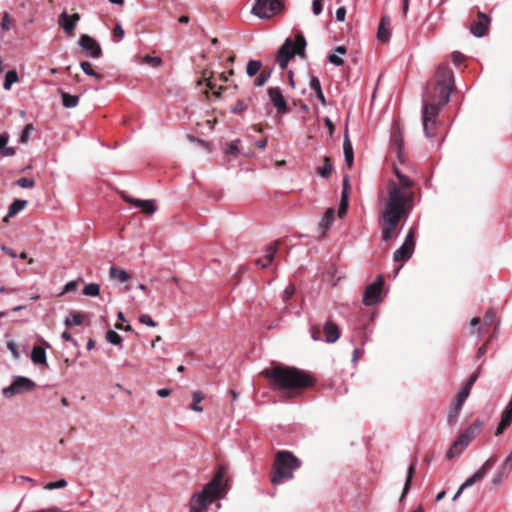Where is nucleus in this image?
Returning <instances> with one entry per match:
<instances>
[{
  "mask_svg": "<svg viewBox=\"0 0 512 512\" xmlns=\"http://www.w3.org/2000/svg\"><path fill=\"white\" fill-rule=\"evenodd\" d=\"M19 77L16 70H9L5 74V80L3 83V89L5 91H9L12 87V85L16 82H18Z\"/></svg>",
  "mask_w": 512,
  "mask_h": 512,
  "instance_id": "nucleus-31",
  "label": "nucleus"
},
{
  "mask_svg": "<svg viewBox=\"0 0 512 512\" xmlns=\"http://www.w3.org/2000/svg\"><path fill=\"white\" fill-rule=\"evenodd\" d=\"M397 181L390 180L387 184V198L380 214L382 241L388 242L403 216H408L413 209V181L394 167Z\"/></svg>",
  "mask_w": 512,
  "mask_h": 512,
  "instance_id": "nucleus-1",
  "label": "nucleus"
},
{
  "mask_svg": "<svg viewBox=\"0 0 512 512\" xmlns=\"http://www.w3.org/2000/svg\"><path fill=\"white\" fill-rule=\"evenodd\" d=\"M309 87L311 90L317 92L321 90V83L317 76L312 75L309 80Z\"/></svg>",
  "mask_w": 512,
  "mask_h": 512,
  "instance_id": "nucleus-52",
  "label": "nucleus"
},
{
  "mask_svg": "<svg viewBox=\"0 0 512 512\" xmlns=\"http://www.w3.org/2000/svg\"><path fill=\"white\" fill-rule=\"evenodd\" d=\"M414 237H415L414 229L411 228L408 231L402 245L397 250H395L393 253V260L395 262H400V261L406 262L412 257L414 250H415Z\"/></svg>",
  "mask_w": 512,
  "mask_h": 512,
  "instance_id": "nucleus-9",
  "label": "nucleus"
},
{
  "mask_svg": "<svg viewBox=\"0 0 512 512\" xmlns=\"http://www.w3.org/2000/svg\"><path fill=\"white\" fill-rule=\"evenodd\" d=\"M203 399V396L200 392L193 393V403L191 405V409L196 412H202L203 408L198 405V403Z\"/></svg>",
  "mask_w": 512,
  "mask_h": 512,
  "instance_id": "nucleus-45",
  "label": "nucleus"
},
{
  "mask_svg": "<svg viewBox=\"0 0 512 512\" xmlns=\"http://www.w3.org/2000/svg\"><path fill=\"white\" fill-rule=\"evenodd\" d=\"M106 340L112 345L122 347V337L114 330H109L106 333Z\"/></svg>",
  "mask_w": 512,
  "mask_h": 512,
  "instance_id": "nucleus-36",
  "label": "nucleus"
},
{
  "mask_svg": "<svg viewBox=\"0 0 512 512\" xmlns=\"http://www.w3.org/2000/svg\"><path fill=\"white\" fill-rule=\"evenodd\" d=\"M238 143H239V140H235L230 143H227L226 147H225V154L228 156L237 155L239 152Z\"/></svg>",
  "mask_w": 512,
  "mask_h": 512,
  "instance_id": "nucleus-43",
  "label": "nucleus"
},
{
  "mask_svg": "<svg viewBox=\"0 0 512 512\" xmlns=\"http://www.w3.org/2000/svg\"><path fill=\"white\" fill-rule=\"evenodd\" d=\"M0 248H1L2 251H4L10 257H12V258H16L17 257V254H16V252L13 249H11V248H9V247H7L5 245H1Z\"/></svg>",
  "mask_w": 512,
  "mask_h": 512,
  "instance_id": "nucleus-61",
  "label": "nucleus"
},
{
  "mask_svg": "<svg viewBox=\"0 0 512 512\" xmlns=\"http://www.w3.org/2000/svg\"><path fill=\"white\" fill-rule=\"evenodd\" d=\"M479 377V370L470 375L461 391H466V394L470 395L471 389Z\"/></svg>",
  "mask_w": 512,
  "mask_h": 512,
  "instance_id": "nucleus-39",
  "label": "nucleus"
},
{
  "mask_svg": "<svg viewBox=\"0 0 512 512\" xmlns=\"http://www.w3.org/2000/svg\"><path fill=\"white\" fill-rule=\"evenodd\" d=\"M301 466L300 460L289 451H279L274 462V472L271 482L282 484L293 478V473Z\"/></svg>",
  "mask_w": 512,
  "mask_h": 512,
  "instance_id": "nucleus-5",
  "label": "nucleus"
},
{
  "mask_svg": "<svg viewBox=\"0 0 512 512\" xmlns=\"http://www.w3.org/2000/svg\"><path fill=\"white\" fill-rule=\"evenodd\" d=\"M281 9V0H255L251 13L260 19H269Z\"/></svg>",
  "mask_w": 512,
  "mask_h": 512,
  "instance_id": "nucleus-8",
  "label": "nucleus"
},
{
  "mask_svg": "<svg viewBox=\"0 0 512 512\" xmlns=\"http://www.w3.org/2000/svg\"><path fill=\"white\" fill-rule=\"evenodd\" d=\"M267 93L278 113L285 114L288 112L286 100L283 96L282 90L279 87H270L268 88Z\"/></svg>",
  "mask_w": 512,
  "mask_h": 512,
  "instance_id": "nucleus-14",
  "label": "nucleus"
},
{
  "mask_svg": "<svg viewBox=\"0 0 512 512\" xmlns=\"http://www.w3.org/2000/svg\"><path fill=\"white\" fill-rule=\"evenodd\" d=\"M142 61L152 67H157L162 62L161 58L149 55L144 56Z\"/></svg>",
  "mask_w": 512,
  "mask_h": 512,
  "instance_id": "nucleus-48",
  "label": "nucleus"
},
{
  "mask_svg": "<svg viewBox=\"0 0 512 512\" xmlns=\"http://www.w3.org/2000/svg\"><path fill=\"white\" fill-rule=\"evenodd\" d=\"M80 67H81L82 71L86 75L91 76V77L95 78L98 81H100L102 79V77H103L100 73L96 72L93 69L92 64L90 62H88V61L81 62Z\"/></svg>",
  "mask_w": 512,
  "mask_h": 512,
  "instance_id": "nucleus-32",
  "label": "nucleus"
},
{
  "mask_svg": "<svg viewBox=\"0 0 512 512\" xmlns=\"http://www.w3.org/2000/svg\"><path fill=\"white\" fill-rule=\"evenodd\" d=\"M79 46L94 59H98L102 56V49L99 43L89 35L84 34L80 36Z\"/></svg>",
  "mask_w": 512,
  "mask_h": 512,
  "instance_id": "nucleus-12",
  "label": "nucleus"
},
{
  "mask_svg": "<svg viewBox=\"0 0 512 512\" xmlns=\"http://www.w3.org/2000/svg\"><path fill=\"white\" fill-rule=\"evenodd\" d=\"M80 20V16L78 13L73 14L72 16L68 15L66 11H63L58 17V24L63 28L65 33L71 34L77 22Z\"/></svg>",
  "mask_w": 512,
  "mask_h": 512,
  "instance_id": "nucleus-16",
  "label": "nucleus"
},
{
  "mask_svg": "<svg viewBox=\"0 0 512 512\" xmlns=\"http://www.w3.org/2000/svg\"><path fill=\"white\" fill-rule=\"evenodd\" d=\"M469 397L468 394H466V391H459L454 401L451 403L447 422L450 426L456 425L458 421V417L460 415V412L462 410L463 404L465 403L466 399Z\"/></svg>",
  "mask_w": 512,
  "mask_h": 512,
  "instance_id": "nucleus-11",
  "label": "nucleus"
},
{
  "mask_svg": "<svg viewBox=\"0 0 512 512\" xmlns=\"http://www.w3.org/2000/svg\"><path fill=\"white\" fill-rule=\"evenodd\" d=\"M59 93L62 98V104L65 108H74L79 103V97L76 95H71L63 90H59Z\"/></svg>",
  "mask_w": 512,
  "mask_h": 512,
  "instance_id": "nucleus-27",
  "label": "nucleus"
},
{
  "mask_svg": "<svg viewBox=\"0 0 512 512\" xmlns=\"http://www.w3.org/2000/svg\"><path fill=\"white\" fill-rule=\"evenodd\" d=\"M306 45V39L301 33L295 36V43L291 38H286L276 54V61L280 68L285 69L295 55L304 57Z\"/></svg>",
  "mask_w": 512,
  "mask_h": 512,
  "instance_id": "nucleus-6",
  "label": "nucleus"
},
{
  "mask_svg": "<svg viewBox=\"0 0 512 512\" xmlns=\"http://www.w3.org/2000/svg\"><path fill=\"white\" fill-rule=\"evenodd\" d=\"M483 479L480 473L475 472L471 477L467 478L462 484V488L466 489L473 486L478 480Z\"/></svg>",
  "mask_w": 512,
  "mask_h": 512,
  "instance_id": "nucleus-44",
  "label": "nucleus"
},
{
  "mask_svg": "<svg viewBox=\"0 0 512 512\" xmlns=\"http://www.w3.org/2000/svg\"><path fill=\"white\" fill-rule=\"evenodd\" d=\"M393 141L397 145L398 153L401 155V149H402V138L401 135L398 132H395L393 135Z\"/></svg>",
  "mask_w": 512,
  "mask_h": 512,
  "instance_id": "nucleus-60",
  "label": "nucleus"
},
{
  "mask_svg": "<svg viewBox=\"0 0 512 512\" xmlns=\"http://www.w3.org/2000/svg\"><path fill=\"white\" fill-rule=\"evenodd\" d=\"M271 77V71L263 70L260 72V74L255 79V86L261 87L266 84V82Z\"/></svg>",
  "mask_w": 512,
  "mask_h": 512,
  "instance_id": "nucleus-41",
  "label": "nucleus"
},
{
  "mask_svg": "<svg viewBox=\"0 0 512 512\" xmlns=\"http://www.w3.org/2000/svg\"><path fill=\"white\" fill-rule=\"evenodd\" d=\"M390 24V19L387 16H383L380 20L378 31H377V39L381 42H387L390 37L388 26Z\"/></svg>",
  "mask_w": 512,
  "mask_h": 512,
  "instance_id": "nucleus-20",
  "label": "nucleus"
},
{
  "mask_svg": "<svg viewBox=\"0 0 512 512\" xmlns=\"http://www.w3.org/2000/svg\"><path fill=\"white\" fill-rule=\"evenodd\" d=\"M323 331L325 334V341L327 343H335L340 337V330L338 326L331 321H327L324 324Z\"/></svg>",
  "mask_w": 512,
  "mask_h": 512,
  "instance_id": "nucleus-18",
  "label": "nucleus"
},
{
  "mask_svg": "<svg viewBox=\"0 0 512 512\" xmlns=\"http://www.w3.org/2000/svg\"><path fill=\"white\" fill-rule=\"evenodd\" d=\"M312 10L315 15H320L322 13L323 7H322V1L320 0H313L312 2Z\"/></svg>",
  "mask_w": 512,
  "mask_h": 512,
  "instance_id": "nucleus-56",
  "label": "nucleus"
},
{
  "mask_svg": "<svg viewBox=\"0 0 512 512\" xmlns=\"http://www.w3.org/2000/svg\"><path fill=\"white\" fill-rule=\"evenodd\" d=\"M26 205H27L26 200H19V199L14 200L8 208L7 216L13 217V216L17 215L19 212H21L26 207Z\"/></svg>",
  "mask_w": 512,
  "mask_h": 512,
  "instance_id": "nucleus-30",
  "label": "nucleus"
},
{
  "mask_svg": "<svg viewBox=\"0 0 512 512\" xmlns=\"http://www.w3.org/2000/svg\"><path fill=\"white\" fill-rule=\"evenodd\" d=\"M383 278L378 276L371 284H369L363 294V303L366 306H373L381 301Z\"/></svg>",
  "mask_w": 512,
  "mask_h": 512,
  "instance_id": "nucleus-10",
  "label": "nucleus"
},
{
  "mask_svg": "<svg viewBox=\"0 0 512 512\" xmlns=\"http://www.w3.org/2000/svg\"><path fill=\"white\" fill-rule=\"evenodd\" d=\"M140 323L149 326V327H156L157 323L151 318L149 314H142L139 317Z\"/></svg>",
  "mask_w": 512,
  "mask_h": 512,
  "instance_id": "nucleus-51",
  "label": "nucleus"
},
{
  "mask_svg": "<svg viewBox=\"0 0 512 512\" xmlns=\"http://www.w3.org/2000/svg\"><path fill=\"white\" fill-rule=\"evenodd\" d=\"M320 329L319 328H316L314 327L312 330H311V337L314 341H319L321 338H320Z\"/></svg>",
  "mask_w": 512,
  "mask_h": 512,
  "instance_id": "nucleus-64",
  "label": "nucleus"
},
{
  "mask_svg": "<svg viewBox=\"0 0 512 512\" xmlns=\"http://www.w3.org/2000/svg\"><path fill=\"white\" fill-rule=\"evenodd\" d=\"M436 77V93L439 102L437 104L424 102L422 107L423 131L427 138L435 136L437 116L441 108L449 102L450 95L454 89V73L448 65H440L437 69Z\"/></svg>",
  "mask_w": 512,
  "mask_h": 512,
  "instance_id": "nucleus-2",
  "label": "nucleus"
},
{
  "mask_svg": "<svg viewBox=\"0 0 512 512\" xmlns=\"http://www.w3.org/2000/svg\"><path fill=\"white\" fill-rule=\"evenodd\" d=\"M482 425L483 422L481 420H475L470 427L460 431L459 435L456 438L457 441L464 447H467L469 443L475 438L477 432L481 429Z\"/></svg>",
  "mask_w": 512,
  "mask_h": 512,
  "instance_id": "nucleus-15",
  "label": "nucleus"
},
{
  "mask_svg": "<svg viewBox=\"0 0 512 512\" xmlns=\"http://www.w3.org/2000/svg\"><path fill=\"white\" fill-rule=\"evenodd\" d=\"M348 183H349V180H348V177L346 176L343 180V191H342V195H341V203H340L339 212H338L340 217L345 215L347 206H348V192H347Z\"/></svg>",
  "mask_w": 512,
  "mask_h": 512,
  "instance_id": "nucleus-25",
  "label": "nucleus"
},
{
  "mask_svg": "<svg viewBox=\"0 0 512 512\" xmlns=\"http://www.w3.org/2000/svg\"><path fill=\"white\" fill-rule=\"evenodd\" d=\"M36 383L25 376H13L12 383L2 389V395L5 398H12L17 394H23L32 391Z\"/></svg>",
  "mask_w": 512,
  "mask_h": 512,
  "instance_id": "nucleus-7",
  "label": "nucleus"
},
{
  "mask_svg": "<svg viewBox=\"0 0 512 512\" xmlns=\"http://www.w3.org/2000/svg\"><path fill=\"white\" fill-rule=\"evenodd\" d=\"M332 169L333 167L330 159L328 157H324V164L323 166L317 168V173L323 178H328L332 172Z\"/></svg>",
  "mask_w": 512,
  "mask_h": 512,
  "instance_id": "nucleus-34",
  "label": "nucleus"
},
{
  "mask_svg": "<svg viewBox=\"0 0 512 512\" xmlns=\"http://www.w3.org/2000/svg\"><path fill=\"white\" fill-rule=\"evenodd\" d=\"M31 361L35 365H46L47 364V356L45 348L42 346H34L31 355H30Z\"/></svg>",
  "mask_w": 512,
  "mask_h": 512,
  "instance_id": "nucleus-19",
  "label": "nucleus"
},
{
  "mask_svg": "<svg viewBox=\"0 0 512 512\" xmlns=\"http://www.w3.org/2000/svg\"><path fill=\"white\" fill-rule=\"evenodd\" d=\"M271 381L276 391L290 393L293 390L307 388L312 385V378L295 367H274L263 372Z\"/></svg>",
  "mask_w": 512,
  "mask_h": 512,
  "instance_id": "nucleus-3",
  "label": "nucleus"
},
{
  "mask_svg": "<svg viewBox=\"0 0 512 512\" xmlns=\"http://www.w3.org/2000/svg\"><path fill=\"white\" fill-rule=\"evenodd\" d=\"M6 345H7V349L11 352L13 358L15 360H19L20 352L18 350L17 344L14 341H8Z\"/></svg>",
  "mask_w": 512,
  "mask_h": 512,
  "instance_id": "nucleus-49",
  "label": "nucleus"
},
{
  "mask_svg": "<svg viewBox=\"0 0 512 512\" xmlns=\"http://www.w3.org/2000/svg\"><path fill=\"white\" fill-rule=\"evenodd\" d=\"M223 490V473L219 470L201 492L195 494L190 501V512H202L212 501L218 498Z\"/></svg>",
  "mask_w": 512,
  "mask_h": 512,
  "instance_id": "nucleus-4",
  "label": "nucleus"
},
{
  "mask_svg": "<svg viewBox=\"0 0 512 512\" xmlns=\"http://www.w3.org/2000/svg\"><path fill=\"white\" fill-rule=\"evenodd\" d=\"M276 252V245H269L265 250L264 259H258L256 262L257 265H259L262 268H266L273 261Z\"/></svg>",
  "mask_w": 512,
  "mask_h": 512,
  "instance_id": "nucleus-23",
  "label": "nucleus"
},
{
  "mask_svg": "<svg viewBox=\"0 0 512 512\" xmlns=\"http://www.w3.org/2000/svg\"><path fill=\"white\" fill-rule=\"evenodd\" d=\"M8 140L7 134H0V156L9 157L15 154V149L7 146Z\"/></svg>",
  "mask_w": 512,
  "mask_h": 512,
  "instance_id": "nucleus-28",
  "label": "nucleus"
},
{
  "mask_svg": "<svg viewBox=\"0 0 512 512\" xmlns=\"http://www.w3.org/2000/svg\"><path fill=\"white\" fill-rule=\"evenodd\" d=\"M109 277L111 280H114L118 283H126L130 280V276L125 270L119 269L115 266L110 267Z\"/></svg>",
  "mask_w": 512,
  "mask_h": 512,
  "instance_id": "nucleus-21",
  "label": "nucleus"
},
{
  "mask_svg": "<svg viewBox=\"0 0 512 512\" xmlns=\"http://www.w3.org/2000/svg\"><path fill=\"white\" fill-rule=\"evenodd\" d=\"M416 465H417V459H414L408 467L407 477H406V481H405L404 488L402 491L401 499H403L406 496V494L408 493V491L410 489L412 478L416 471Z\"/></svg>",
  "mask_w": 512,
  "mask_h": 512,
  "instance_id": "nucleus-24",
  "label": "nucleus"
},
{
  "mask_svg": "<svg viewBox=\"0 0 512 512\" xmlns=\"http://www.w3.org/2000/svg\"><path fill=\"white\" fill-rule=\"evenodd\" d=\"M34 130L33 124H27L20 135V141L26 143L29 140L30 133Z\"/></svg>",
  "mask_w": 512,
  "mask_h": 512,
  "instance_id": "nucleus-47",
  "label": "nucleus"
},
{
  "mask_svg": "<svg viewBox=\"0 0 512 512\" xmlns=\"http://www.w3.org/2000/svg\"><path fill=\"white\" fill-rule=\"evenodd\" d=\"M478 19L470 27V32L477 38L484 37L489 29L491 19L483 12H478Z\"/></svg>",
  "mask_w": 512,
  "mask_h": 512,
  "instance_id": "nucleus-13",
  "label": "nucleus"
},
{
  "mask_svg": "<svg viewBox=\"0 0 512 512\" xmlns=\"http://www.w3.org/2000/svg\"><path fill=\"white\" fill-rule=\"evenodd\" d=\"M496 462V458L494 457H490L488 458L484 463L483 465L476 471L477 473H480L481 477L484 478L485 475L487 474L488 470H490L493 465L495 464Z\"/></svg>",
  "mask_w": 512,
  "mask_h": 512,
  "instance_id": "nucleus-40",
  "label": "nucleus"
},
{
  "mask_svg": "<svg viewBox=\"0 0 512 512\" xmlns=\"http://www.w3.org/2000/svg\"><path fill=\"white\" fill-rule=\"evenodd\" d=\"M123 200L127 203L134 205L135 207L141 208L142 211L148 215L156 212V205L153 200H140L132 198L126 194H123Z\"/></svg>",
  "mask_w": 512,
  "mask_h": 512,
  "instance_id": "nucleus-17",
  "label": "nucleus"
},
{
  "mask_svg": "<svg viewBox=\"0 0 512 512\" xmlns=\"http://www.w3.org/2000/svg\"><path fill=\"white\" fill-rule=\"evenodd\" d=\"M295 292V287L293 285H289L285 288V290L282 292V300L283 301H288L291 296L294 294Z\"/></svg>",
  "mask_w": 512,
  "mask_h": 512,
  "instance_id": "nucleus-54",
  "label": "nucleus"
},
{
  "mask_svg": "<svg viewBox=\"0 0 512 512\" xmlns=\"http://www.w3.org/2000/svg\"><path fill=\"white\" fill-rule=\"evenodd\" d=\"M496 319V313L494 310H488L483 318V323L485 326H490L494 323Z\"/></svg>",
  "mask_w": 512,
  "mask_h": 512,
  "instance_id": "nucleus-50",
  "label": "nucleus"
},
{
  "mask_svg": "<svg viewBox=\"0 0 512 512\" xmlns=\"http://www.w3.org/2000/svg\"><path fill=\"white\" fill-rule=\"evenodd\" d=\"M16 185L21 188H33L35 186V181L32 178L23 177V178H19L16 181Z\"/></svg>",
  "mask_w": 512,
  "mask_h": 512,
  "instance_id": "nucleus-46",
  "label": "nucleus"
},
{
  "mask_svg": "<svg viewBox=\"0 0 512 512\" xmlns=\"http://www.w3.org/2000/svg\"><path fill=\"white\" fill-rule=\"evenodd\" d=\"M334 219H335V210L333 208H329L324 216L322 217L320 223H319V227L320 229L323 230V232L327 229H329L333 222H334Z\"/></svg>",
  "mask_w": 512,
  "mask_h": 512,
  "instance_id": "nucleus-26",
  "label": "nucleus"
},
{
  "mask_svg": "<svg viewBox=\"0 0 512 512\" xmlns=\"http://www.w3.org/2000/svg\"><path fill=\"white\" fill-rule=\"evenodd\" d=\"M262 66V63L258 60H250L246 67V73L249 77L255 76L260 68Z\"/></svg>",
  "mask_w": 512,
  "mask_h": 512,
  "instance_id": "nucleus-37",
  "label": "nucleus"
},
{
  "mask_svg": "<svg viewBox=\"0 0 512 512\" xmlns=\"http://www.w3.org/2000/svg\"><path fill=\"white\" fill-rule=\"evenodd\" d=\"M328 60L330 63L336 66H342L344 63L343 59L336 54H330Z\"/></svg>",
  "mask_w": 512,
  "mask_h": 512,
  "instance_id": "nucleus-59",
  "label": "nucleus"
},
{
  "mask_svg": "<svg viewBox=\"0 0 512 512\" xmlns=\"http://www.w3.org/2000/svg\"><path fill=\"white\" fill-rule=\"evenodd\" d=\"M464 59V56L461 53L453 54V62L455 65H460Z\"/></svg>",
  "mask_w": 512,
  "mask_h": 512,
  "instance_id": "nucleus-63",
  "label": "nucleus"
},
{
  "mask_svg": "<svg viewBox=\"0 0 512 512\" xmlns=\"http://www.w3.org/2000/svg\"><path fill=\"white\" fill-rule=\"evenodd\" d=\"M67 485H68V483L65 479H60V480L49 482V483L45 484L44 489H46V490L62 489V488H65Z\"/></svg>",
  "mask_w": 512,
  "mask_h": 512,
  "instance_id": "nucleus-42",
  "label": "nucleus"
},
{
  "mask_svg": "<svg viewBox=\"0 0 512 512\" xmlns=\"http://www.w3.org/2000/svg\"><path fill=\"white\" fill-rule=\"evenodd\" d=\"M466 449L463 445H461L457 439H455L450 446V448L446 452V457L448 459H453L463 453V451Z\"/></svg>",
  "mask_w": 512,
  "mask_h": 512,
  "instance_id": "nucleus-29",
  "label": "nucleus"
},
{
  "mask_svg": "<svg viewBox=\"0 0 512 512\" xmlns=\"http://www.w3.org/2000/svg\"><path fill=\"white\" fill-rule=\"evenodd\" d=\"M509 473L502 470L501 468H497L495 474L493 475L491 479V483L493 486L497 487L499 486L505 479L509 477Z\"/></svg>",
  "mask_w": 512,
  "mask_h": 512,
  "instance_id": "nucleus-33",
  "label": "nucleus"
},
{
  "mask_svg": "<svg viewBox=\"0 0 512 512\" xmlns=\"http://www.w3.org/2000/svg\"><path fill=\"white\" fill-rule=\"evenodd\" d=\"M113 34L115 37H117L116 42H119L124 37V30L120 24H116Z\"/></svg>",
  "mask_w": 512,
  "mask_h": 512,
  "instance_id": "nucleus-57",
  "label": "nucleus"
},
{
  "mask_svg": "<svg viewBox=\"0 0 512 512\" xmlns=\"http://www.w3.org/2000/svg\"><path fill=\"white\" fill-rule=\"evenodd\" d=\"M77 286H78V282L75 280L67 282L65 284L62 292L60 293V295L75 291L77 289Z\"/></svg>",
  "mask_w": 512,
  "mask_h": 512,
  "instance_id": "nucleus-53",
  "label": "nucleus"
},
{
  "mask_svg": "<svg viewBox=\"0 0 512 512\" xmlns=\"http://www.w3.org/2000/svg\"><path fill=\"white\" fill-rule=\"evenodd\" d=\"M82 322H83L82 315L79 313H73V314L69 315L68 317H66L64 324L67 327H72V326H79L82 324Z\"/></svg>",
  "mask_w": 512,
  "mask_h": 512,
  "instance_id": "nucleus-35",
  "label": "nucleus"
},
{
  "mask_svg": "<svg viewBox=\"0 0 512 512\" xmlns=\"http://www.w3.org/2000/svg\"><path fill=\"white\" fill-rule=\"evenodd\" d=\"M335 17H336L337 21L343 22L345 20V17H346V8L343 7V6L339 7L336 10Z\"/></svg>",
  "mask_w": 512,
  "mask_h": 512,
  "instance_id": "nucleus-58",
  "label": "nucleus"
},
{
  "mask_svg": "<svg viewBox=\"0 0 512 512\" xmlns=\"http://www.w3.org/2000/svg\"><path fill=\"white\" fill-rule=\"evenodd\" d=\"M100 293V286L97 283L87 284L83 289L85 296L96 297Z\"/></svg>",
  "mask_w": 512,
  "mask_h": 512,
  "instance_id": "nucleus-38",
  "label": "nucleus"
},
{
  "mask_svg": "<svg viewBox=\"0 0 512 512\" xmlns=\"http://www.w3.org/2000/svg\"><path fill=\"white\" fill-rule=\"evenodd\" d=\"M361 355H362L361 350L359 348H355L353 350V354H352V362L354 364H357V362H358L359 358L361 357Z\"/></svg>",
  "mask_w": 512,
  "mask_h": 512,
  "instance_id": "nucleus-62",
  "label": "nucleus"
},
{
  "mask_svg": "<svg viewBox=\"0 0 512 512\" xmlns=\"http://www.w3.org/2000/svg\"><path fill=\"white\" fill-rule=\"evenodd\" d=\"M344 159L348 166H351L354 160L353 146L347 133L344 134L343 140Z\"/></svg>",
  "mask_w": 512,
  "mask_h": 512,
  "instance_id": "nucleus-22",
  "label": "nucleus"
},
{
  "mask_svg": "<svg viewBox=\"0 0 512 512\" xmlns=\"http://www.w3.org/2000/svg\"><path fill=\"white\" fill-rule=\"evenodd\" d=\"M1 28L5 31L10 30V17L8 12L3 13Z\"/></svg>",
  "mask_w": 512,
  "mask_h": 512,
  "instance_id": "nucleus-55",
  "label": "nucleus"
}]
</instances>
